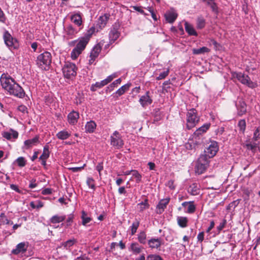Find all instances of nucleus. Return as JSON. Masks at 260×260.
I'll return each instance as SVG.
<instances>
[{
  "label": "nucleus",
  "mask_w": 260,
  "mask_h": 260,
  "mask_svg": "<svg viewBox=\"0 0 260 260\" xmlns=\"http://www.w3.org/2000/svg\"><path fill=\"white\" fill-rule=\"evenodd\" d=\"M205 20L203 17H199L197 20V27L198 29H202L205 26Z\"/></svg>",
  "instance_id": "36"
},
{
  "label": "nucleus",
  "mask_w": 260,
  "mask_h": 260,
  "mask_svg": "<svg viewBox=\"0 0 260 260\" xmlns=\"http://www.w3.org/2000/svg\"><path fill=\"white\" fill-rule=\"evenodd\" d=\"M96 126V123L93 121H90L85 125V132L89 133H93Z\"/></svg>",
  "instance_id": "24"
},
{
  "label": "nucleus",
  "mask_w": 260,
  "mask_h": 260,
  "mask_svg": "<svg viewBox=\"0 0 260 260\" xmlns=\"http://www.w3.org/2000/svg\"><path fill=\"white\" fill-rule=\"evenodd\" d=\"M81 218L82 220V224L86 225L87 223H89L91 220V218L89 217L87 215V213L84 211H82Z\"/></svg>",
  "instance_id": "38"
},
{
  "label": "nucleus",
  "mask_w": 260,
  "mask_h": 260,
  "mask_svg": "<svg viewBox=\"0 0 260 260\" xmlns=\"http://www.w3.org/2000/svg\"><path fill=\"white\" fill-rule=\"evenodd\" d=\"M77 241L75 239H70L62 243V245L64 247V248L68 249L72 246Z\"/></svg>",
  "instance_id": "40"
},
{
  "label": "nucleus",
  "mask_w": 260,
  "mask_h": 260,
  "mask_svg": "<svg viewBox=\"0 0 260 260\" xmlns=\"http://www.w3.org/2000/svg\"><path fill=\"white\" fill-rule=\"evenodd\" d=\"M218 150V146L217 143L215 141H213L206 147L203 154L206 155V156H208V157L210 159L216 155Z\"/></svg>",
  "instance_id": "10"
},
{
  "label": "nucleus",
  "mask_w": 260,
  "mask_h": 260,
  "mask_svg": "<svg viewBox=\"0 0 260 260\" xmlns=\"http://www.w3.org/2000/svg\"><path fill=\"white\" fill-rule=\"evenodd\" d=\"M139 221L136 219V221L134 222L131 226V235H134L137 232V230L139 226Z\"/></svg>",
  "instance_id": "43"
},
{
  "label": "nucleus",
  "mask_w": 260,
  "mask_h": 260,
  "mask_svg": "<svg viewBox=\"0 0 260 260\" xmlns=\"http://www.w3.org/2000/svg\"><path fill=\"white\" fill-rule=\"evenodd\" d=\"M138 206L139 207L140 211H143L144 210L149 208V204L148 203V200L145 199L144 202H142L138 204Z\"/></svg>",
  "instance_id": "42"
},
{
  "label": "nucleus",
  "mask_w": 260,
  "mask_h": 260,
  "mask_svg": "<svg viewBox=\"0 0 260 260\" xmlns=\"http://www.w3.org/2000/svg\"><path fill=\"white\" fill-rule=\"evenodd\" d=\"M1 85L9 94L23 98L25 93L23 89L10 76L3 74L0 78Z\"/></svg>",
  "instance_id": "1"
},
{
  "label": "nucleus",
  "mask_w": 260,
  "mask_h": 260,
  "mask_svg": "<svg viewBox=\"0 0 260 260\" xmlns=\"http://www.w3.org/2000/svg\"><path fill=\"white\" fill-rule=\"evenodd\" d=\"M71 20L78 26H80L82 24V18L79 14H76L71 16Z\"/></svg>",
  "instance_id": "31"
},
{
  "label": "nucleus",
  "mask_w": 260,
  "mask_h": 260,
  "mask_svg": "<svg viewBox=\"0 0 260 260\" xmlns=\"http://www.w3.org/2000/svg\"><path fill=\"white\" fill-rule=\"evenodd\" d=\"M94 31V28L93 27L90 28L88 32L85 34L83 37H81L79 39V42L75 48L82 52V51L85 48Z\"/></svg>",
  "instance_id": "7"
},
{
  "label": "nucleus",
  "mask_w": 260,
  "mask_h": 260,
  "mask_svg": "<svg viewBox=\"0 0 260 260\" xmlns=\"http://www.w3.org/2000/svg\"><path fill=\"white\" fill-rule=\"evenodd\" d=\"M185 29L189 36H198V34L192 25L187 22L185 23Z\"/></svg>",
  "instance_id": "23"
},
{
  "label": "nucleus",
  "mask_w": 260,
  "mask_h": 260,
  "mask_svg": "<svg viewBox=\"0 0 260 260\" xmlns=\"http://www.w3.org/2000/svg\"><path fill=\"white\" fill-rule=\"evenodd\" d=\"M62 73L66 78L72 79L77 74V67L72 62H66L62 69Z\"/></svg>",
  "instance_id": "5"
},
{
  "label": "nucleus",
  "mask_w": 260,
  "mask_h": 260,
  "mask_svg": "<svg viewBox=\"0 0 260 260\" xmlns=\"http://www.w3.org/2000/svg\"><path fill=\"white\" fill-rule=\"evenodd\" d=\"M178 16L177 13L174 10L172 9L171 10L167 12L165 14V17L166 20L170 23L174 22Z\"/></svg>",
  "instance_id": "15"
},
{
  "label": "nucleus",
  "mask_w": 260,
  "mask_h": 260,
  "mask_svg": "<svg viewBox=\"0 0 260 260\" xmlns=\"http://www.w3.org/2000/svg\"><path fill=\"white\" fill-rule=\"evenodd\" d=\"M166 185L171 189H174L175 188V186L174 185V181L173 180H169L167 182Z\"/></svg>",
  "instance_id": "60"
},
{
  "label": "nucleus",
  "mask_w": 260,
  "mask_h": 260,
  "mask_svg": "<svg viewBox=\"0 0 260 260\" xmlns=\"http://www.w3.org/2000/svg\"><path fill=\"white\" fill-rule=\"evenodd\" d=\"M260 127H257L254 131L253 134V138L254 141H257L258 139L260 138Z\"/></svg>",
  "instance_id": "55"
},
{
  "label": "nucleus",
  "mask_w": 260,
  "mask_h": 260,
  "mask_svg": "<svg viewBox=\"0 0 260 260\" xmlns=\"http://www.w3.org/2000/svg\"><path fill=\"white\" fill-rule=\"evenodd\" d=\"M132 8H133L134 10L135 11H137L138 12H139V13H140L141 14H143V15H147V14H146L145 13V12L141 9V7H138V6H132L131 7Z\"/></svg>",
  "instance_id": "57"
},
{
  "label": "nucleus",
  "mask_w": 260,
  "mask_h": 260,
  "mask_svg": "<svg viewBox=\"0 0 260 260\" xmlns=\"http://www.w3.org/2000/svg\"><path fill=\"white\" fill-rule=\"evenodd\" d=\"M66 215H55L50 218V221L51 223L53 224L58 223L64 221L66 219Z\"/></svg>",
  "instance_id": "25"
},
{
  "label": "nucleus",
  "mask_w": 260,
  "mask_h": 260,
  "mask_svg": "<svg viewBox=\"0 0 260 260\" xmlns=\"http://www.w3.org/2000/svg\"><path fill=\"white\" fill-rule=\"evenodd\" d=\"M210 50L207 47H202L200 48H193L192 49V53L195 55L202 54L209 52Z\"/></svg>",
  "instance_id": "30"
},
{
  "label": "nucleus",
  "mask_w": 260,
  "mask_h": 260,
  "mask_svg": "<svg viewBox=\"0 0 260 260\" xmlns=\"http://www.w3.org/2000/svg\"><path fill=\"white\" fill-rule=\"evenodd\" d=\"M133 176L136 179V182L139 183L141 181L142 176L137 170H131Z\"/></svg>",
  "instance_id": "45"
},
{
  "label": "nucleus",
  "mask_w": 260,
  "mask_h": 260,
  "mask_svg": "<svg viewBox=\"0 0 260 260\" xmlns=\"http://www.w3.org/2000/svg\"><path fill=\"white\" fill-rule=\"evenodd\" d=\"M235 77L243 84L246 85L249 88H254L257 86L256 83L252 82L249 77L241 72L235 73Z\"/></svg>",
  "instance_id": "8"
},
{
  "label": "nucleus",
  "mask_w": 260,
  "mask_h": 260,
  "mask_svg": "<svg viewBox=\"0 0 260 260\" xmlns=\"http://www.w3.org/2000/svg\"><path fill=\"white\" fill-rule=\"evenodd\" d=\"M196 206L194 204L193 201H189V203L187 206V210L185 212L189 214L193 213L196 211Z\"/></svg>",
  "instance_id": "39"
},
{
  "label": "nucleus",
  "mask_w": 260,
  "mask_h": 260,
  "mask_svg": "<svg viewBox=\"0 0 260 260\" xmlns=\"http://www.w3.org/2000/svg\"><path fill=\"white\" fill-rule=\"evenodd\" d=\"M131 86V83H127L121 86L120 88H119L116 91L115 93L117 94L118 96H121V95L125 93V92H126L129 89Z\"/></svg>",
  "instance_id": "29"
},
{
  "label": "nucleus",
  "mask_w": 260,
  "mask_h": 260,
  "mask_svg": "<svg viewBox=\"0 0 260 260\" xmlns=\"http://www.w3.org/2000/svg\"><path fill=\"white\" fill-rule=\"evenodd\" d=\"M131 247L133 252L135 254H139L141 252L142 247L139 246L138 243H132Z\"/></svg>",
  "instance_id": "37"
},
{
  "label": "nucleus",
  "mask_w": 260,
  "mask_h": 260,
  "mask_svg": "<svg viewBox=\"0 0 260 260\" xmlns=\"http://www.w3.org/2000/svg\"><path fill=\"white\" fill-rule=\"evenodd\" d=\"M84 166H85V165L81 167L70 168H69V169L70 170L72 171V172H78L79 171H81L83 169V167H84Z\"/></svg>",
  "instance_id": "61"
},
{
  "label": "nucleus",
  "mask_w": 260,
  "mask_h": 260,
  "mask_svg": "<svg viewBox=\"0 0 260 260\" xmlns=\"http://www.w3.org/2000/svg\"><path fill=\"white\" fill-rule=\"evenodd\" d=\"M106 85L107 84L103 80L101 82H97L95 84H92L90 87V90L92 91H95L97 90V88H101Z\"/></svg>",
  "instance_id": "33"
},
{
  "label": "nucleus",
  "mask_w": 260,
  "mask_h": 260,
  "mask_svg": "<svg viewBox=\"0 0 260 260\" xmlns=\"http://www.w3.org/2000/svg\"><path fill=\"white\" fill-rule=\"evenodd\" d=\"M115 77V75H111L107 77V78L104 80L106 82V84H108L110 83L113 79Z\"/></svg>",
  "instance_id": "64"
},
{
  "label": "nucleus",
  "mask_w": 260,
  "mask_h": 260,
  "mask_svg": "<svg viewBox=\"0 0 260 260\" xmlns=\"http://www.w3.org/2000/svg\"><path fill=\"white\" fill-rule=\"evenodd\" d=\"M187 191L191 195L196 196L199 194L200 188L197 183H194L189 186Z\"/></svg>",
  "instance_id": "21"
},
{
  "label": "nucleus",
  "mask_w": 260,
  "mask_h": 260,
  "mask_svg": "<svg viewBox=\"0 0 260 260\" xmlns=\"http://www.w3.org/2000/svg\"><path fill=\"white\" fill-rule=\"evenodd\" d=\"M52 61V56L50 52L45 51L40 54L37 58V64L42 70H47L49 68Z\"/></svg>",
  "instance_id": "2"
},
{
  "label": "nucleus",
  "mask_w": 260,
  "mask_h": 260,
  "mask_svg": "<svg viewBox=\"0 0 260 260\" xmlns=\"http://www.w3.org/2000/svg\"><path fill=\"white\" fill-rule=\"evenodd\" d=\"M226 224V220L225 219H223L221 222L219 224V225L217 227V229L218 230V232L219 233L225 226Z\"/></svg>",
  "instance_id": "56"
},
{
  "label": "nucleus",
  "mask_w": 260,
  "mask_h": 260,
  "mask_svg": "<svg viewBox=\"0 0 260 260\" xmlns=\"http://www.w3.org/2000/svg\"><path fill=\"white\" fill-rule=\"evenodd\" d=\"M170 200V199L168 198L162 199L159 202L157 206V208L158 209L157 211V213L161 214L164 211L167 205L169 204Z\"/></svg>",
  "instance_id": "18"
},
{
  "label": "nucleus",
  "mask_w": 260,
  "mask_h": 260,
  "mask_svg": "<svg viewBox=\"0 0 260 260\" xmlns=\"http://www.w3.org/2000/svg\"><path fill=\"white\" fill-rule=\"evenodd\" d=\"M68 118L69 123L74 125L77 122L79 118V114L77 112L73 111L68 114Z\"/></svg>",
  "instance_id": "19"
},
{
  "label": "nucleus",
  "mask_w": 260,
  "mask_h": 260,
  "mask_svg": "<svg viewBox=\"0 0 260 260\" xmlns=\"http://www.w3.org/2000/svg\"><path fill=\"white\" fill-rule=\"evenodd\" d=\"M110 15L108 14H105L103 16L100 17L98 20V24L101 28L104 27L109 19Z\"/></svg>",
  "instance_id": "22"
},
{
  "label": "nucleus",
  "mask_w": 260,
  "mask_h": 260,
  "mask_svg": "<svg viewBox=\"0 0 260 260\" xmlns=\"http://www.w3.org/2000/svg\"><path fill=\"white\" fill-rule=\"evenodd\" d=\"M178 224L181 228H185L187 226L188 218L186 217L178 216L177 218Z\"/></svg>",
  "instance_id": "28"
},
{
  "label": "nucleus",
  "mask_w": 260,
  "mask_h": 260,
  "mask_svg": "<svg viewBox=\"0 0 260 260\" xmlns=\"http://www.w3.org/2000/svg\"><path fill=\"white\" fill-rule=\"evenodd\" d=\"M154 116L153 123L160 121L162 119L161 113L159 109H155L153 112Z\"/></svg>",
  "instance_id": "34"
},
{
  "label": "nucleus",
  "mask_w": 260,
  "mask_h": 260,
  "mask_svg": "<svg viewBox=\"0 0 260 260\" xmlns=\"http://www.w3.org/2000/svg\"><path fill=\"white\" fill-rule=\"evenodd\" d=\"M235 105L237 109V114L239 116L246 114L247 112V105L243 99H240L236 103Z\"/></svg>",
  "instance_id": "12"
},
{
  "label": "nucleus",
  "mask_w": 260,
  "mask_h": 260,
  "mask_svg": "<svg viewBox=\"0 0 260 260\" xmlns=\"http://www.w3.org/2000/svg\"><path fill=\"white\" fill-rule=\"evenodd\" d=\"M67 32L68 35L72 36L77 32L72 25H69L67 27Z\"/></svg>",
  "instance_id": "52"
},
{
  "label": "nucleus",
  "mask_w": 260,
  "mask_h": 260,
  "mask_svg": "<svg viewBox=\"0 0 260 260\" xmlns=\"http://www.w3.org/2000/svg\"><path fill=\"white\" fill-rule=\"evenodd\" d=\"M3 136L7 140H10L12 138L16 139L18 138V133L17 132L12 130V133L6 132L3 134Z\"/></svg>",
  "instance_id": "26"
},
{
  "label": "nucleus",
  "mask_w": 260,
  "mask_h": 260,
  "mask_svg": "<svg viewBox=\"0 0 260 260\" xmlns=\"http://www.w3.org/2000/svg\"><path fill=\"white\" fill-rule=\"evenodd\" d=\"M149 94V91H147L145 95L142 96L139 100V102L143 107L150 105L152 103V100Z\"/></svg>",
  "instance_id": "14"
},
{
  "label": "nucleus",
  "mask_w": 260,
  "mask_h": 260,
  "mask_svg": "<svg viewBox=\"0 0 260 260\" xmlns=\"http://www.w3.org/2000/svg\"><path fill=\"white\" fill-rule=\"evenodd\" d=\"M27 246L24 242H21L17 245L16 248L12 251L14 254H18L20 253H24L27 250Z\"/></svg>",
  "instance_id": "17"
},
{
  "label": "nucleus",
  "mask_w": 260,
  "mask_h": 260,
  "mask_svg": "<svg viewBox=\"0 0 260 260\" xmlns=\"http://www.w3.org/2000/svg\"><path fill=\"white\" fill-rule=\"evenodd\" d=\"M198 241L202 243L204 239V233L202 232L199 233L197 236Z\"/></svg>",
  "instance_id": "58"
},
{
  "label": "nucleus",
  "mask_w": 260,
  "mask_h": 260,
  "mask_svg": "<svg viewBox=\"0 0 260 260\" xmlns=\"http://www.w3.org/2000/svg\"><path fill=\"white\" fill-rule=\"evenodd\" d=\"M86 183L89 187L95 190L94 180L92 177H88L86 180Z\"/></svg>",
  "instance_id": "46"
},
{
  "label": "nucleus",
  "mask_w": 260,
  "mask_h": 260,
  "mask_svg": "<svg viewBox=\"0 0 260 260\" xmlns=\"http://www.w3.org/2000/svg\"><path fill=\"white\" fill-rule=\"evenodd\" d=\"M111 145L116 149H119L122 147L123 142L122 140L120 134L117 131H115L110 137Z\"/></svg>",
  "instance_id": "11"
},
{
  "label": "nucleus",
  "mask_w": 260,
  "mask_h": 260,
  "mask_svg": "<svg viewBox=\"0 0 260 260\" xmlns=\"http://www.w3.org/2000/svg\"><path fill=\"white\" fill-rule=\"evenodd\" d=\"M238 126L239 127L240 130L244 132L246 128L245 120L244 119L239 120L238 122Z\"/></svg>",
  "instance_id": "50"
},
{
  "label": "nucleus",
  "mask_w": 260,
  "mask_h": 260,
  "mask_svg": "<svg viewBox=\"0 0 260 260\" xmlns=\"http://www.w3.org/2000/svg\"><path fill=\"white\" fill-rule=\"evenodd\" d=\"M245 146L247 149L250 150L253 152L255 151L257 147L256 144L255 143H254L253 144H251L250 143H247L245 144Z\"/></svg>",
  "instance_id": "54"
},
{
  "label": "nucleus",
  "mask_w": 260,
  "mask_h": 260,
  "mask_svg": "<svg viewBox=\"0 0 260 260\" xmlns=\"http://www.w3.org/2000/svg\"><path fill=\"white\" fill-rule=\"evenodd\" d=\"M101 51V47L99 44L96 45L90 52V56L93 58H96Z\"/></svg>",
  "instance_id": "27"
},
{
  "label": "nucleus",
  "mask_w": 260,
  "mask_h": 260,
  "mask_svg": "<svg viewBox=\"0 0 260 260\" xmlns=\"http://www.w3.org/2000/svg\"><path fill=\"white\" fill-rule=\"evenodd\" d=\"M71 134L66 131H61L56 134L58 139L62 140H66L69 138Z\"/></svg>",
  "instance_id": "32"
},
{
  "label": "nucleus",
  "mask_w": 260,
  "mask_h": 260,
  "mask_svg": "<svg viewBox=\"0 0 260 260\" xmlns=\"http://www.w3.org/2000/svg\"><path fill=\"white\" fill-rule=\"evenodd\" d=\"M211 126L210 123H206L202 126L198 128L192 135V139L194 140L196 144H200L201 142V137L202 135L206 133Z\"/></svg>",
  "instance_id": "9"
},
{
  "label": "nucleus",
  "mask_w": 260,
  "mask_h": 260,
  "mask_svg": "<svg viewBox=\"0 0 260 260\" xmlns=\"http://www.w3.org/2000/svg\"><path fill=\"white\" fill-rule=\"evenodd\" d=\"M17 165L20 167H24L26 165V160L23 157H19L16 160Z\"/></svg>",
  "instance_id": "48"
},
{
  "label": "nucleus",
  "mask_w": 260,
  "mask_h": 260,
  "mask_svg": "<svg viewBox=\"0 0 260 260\" xmlns=\"http://www.w3.org/2000/svg\"><path fill=\"white\" fill-rule=\"evenodd\" d=\"M74 215L70 214L67 219V226L71 225V223L73 222Z\"/></svg>",
  "instance_id": "59"
},
{
  "label": "nucleus",
  "mask_w": 260,
  "mask_h": 260,
  "mask_svg": "<svg viewBox=\"0 0 260 260\" xmlns=\"http://www.w3.org/2000/svg\"><path fill=\"white\" fill-rule=\"evenodd\" d=\"M82 53L81 51L75 48L71 52V57L73 59H75Z\"/></svg>",
  "instance_id": "47"
},
{
  "label": "nucleus",
  "mask_w": 260,
  "mask_h": 260,
  "mask_svg": "<svg viewBox=\"0 0 260 260\" xmlns=\"http://www.w3.org/2000/svg\"><path fill=\"white\" fill-rule=\"evenodd\" d=\"M138 241L142 244L146 243V234L144 231L141 232L138 235Z\"/></svg>",
  "instance_id": "44"
},
{
  "label": "nucleus",
  "mask_w": 260,
  "mask_h": 260,
  "mask_svg": "<svg viewBox=\"0 0 260 260\" xmlns=\"http://www.w3.org/2000/svg\"><path fill=\"white\" fill-rule=\"evenodd\" d=\"M210 159L206 155L201 154L198 158L196 166V173L199 175L204 173L209 167Z\"/></svg>",
  "instance_id": "4"
},
{
  "label": "nucleus",
  "mask_w": 260,
  "mask_h": 260,
  "mask_svg": "<svg viewBox=\"0 0 260 260\" xmlns=\"http://www.w3.org/2000/svg\"><path fill=\"white\" fill-rule=\"evenodd\" d=\"M149 247L151 248H158L162 244L161 240L160 238H151L148 241Z\"/></svg>",
  "instance_id": "20"
},
{
  "label": "nucleus",
  "mask_w": 260,
  "mask_h": 260,
  "mask_svg": "<svg viewBox=\"0 0 260 260\" xmlns=\"http://www.w3.org/2000/svg\"><path fill=\"white\" fill-rule=\"evenodd\" d=\"M147 260H163V259L158 255L150 254L147 257Z\"/></svg>",
  "instance_id": "51"
},
{
  "label": "nucleus",
  "mask_w": 260,
  "mask_h": 260,
  "mask_svg": "<svg viewBox=\"0 0 260 260\" xmlns=\"http://www.w3.org/2000/svg\"><path fill=\"white\" fill-rule=\"evenodd\" d=\"M214 225H215V223H214V220H211L210 222V225L207 228V229L206 230V232L207 233H209L211 231V230L214 227Z\"/></svg>",
  "instance_id": "62"
},
{
  "label": "nucleus",
  "mask_w": 260,
  "mask_h": 260,
  "mask_svg": "<svg viewBox=\"0 0 260 260\" xmlns=\"http://www.w3.org/2000/svg\"><path fill=\"white\" fill-rule=\"evenodd\" d=\"M120 32L117 28L113 27L111 28L109 34V43L110 44L113 43L119 37Z\"/></svg>",
  "instance_id": "16"
},
{
  "label": "nucleus",
  "mask_w": 260,
  "mask_h": 260,
  "mask_svg": "<svg viewBox=\"0 0 260 260\" xmlns=\"http://www.w3.org/2000/svg\"><path fill=\"white\" fill-rule=\"evenodd\" d=\"M39 143V136H36L33 139L25 140L24 142V146L22 147L23 149H28L34 145H36Z\"/></svg>",
  "instance_id": "13"
},
{
  "label": "nucleus",
  "mask_w": 260,
  "mask_h": 260,
  "mask_svg": "<svg viewBox=\"0 0 260 260\" xmlns=\"http://www.w3.org/2000/svg\"><path fill=\"white\" fill-rule=\"evenodd\" d=\"M169 73V69H167L166 71L159 74V76L156 77V80H159L165 79Z\"/></svg>",
  "instance_id": "49"
},
{
  "label": "nucleus",
  "mask_w": 260,
  "mask_h": 260,
  "mask_svg": "<svg viewBox=\"0 0 260 260\" xmlns=\"http://www.w3.org/2000/svg\"><path fill=\"white\" fill-rule=\"evenodd\" d=\"M200 117L198 116L197 110L192 108L186 114V128L190 129L194 127L199 122Z\"/></svg>",
  "instance_id": "3"
},
{
  "label": "nucleus",
  "mask_w": 260,
  "mask_h": 260,
  "mask_svg": "<svg viewBox=\"0 0 260 260\" xmlns=\"http://www.w3.org/2000/svg\"><path fill=\"white\" fill-rule=\"evenodd\" d=\"M5 44L10 50L17 49L19 47L17 40L14 38L8 30H5L3 35Z\"/></svg>",
  "instance_id": "6"
},
{
  "label": "nucleus",
  "mask_w": 260,
  "mask_h": 260,
  "mask_svg": "<svg viewBox=\"0 0 260 260\" xmlns=\"http://www.w3.org/2000/svg\"><path fill=\"white\" fill-rule=\"evenodd\" d=\"M121 82V79L119 78L115 81H114L112 83H111L108 87H107L108 89L111 88V90H113V89L116 87L118 84H120Z\"/></svg>",
  "instance_id": "53"
},
{
  "label": "nucleus",
  "mask_w": 260,
  "mask_h": 260,
  "mask_svg": "<svg viewBox=\"0 0 260 260\" xmlns=\"http://www.w3.org/2000/svg\"><path fill=\"white\" fill-rule=\"evenodd\" d=\"M50 155V152L49 151L48 146L46 145L43 149V152L42 155L40 156L39 159H47Z\"/></svg>",
  "instance_id": "35"
},
{
  "label": "nucleus",
  "mask_w": 260,
  "mask_h": 260,
  "mask_svg": "<svg viewBox=\"0 0 260 260\" xmlns=\"http://www.w3.org/2000/svg\"><path fill=\"white\" fill-rule=\"evenodd\" d=\"M30 206L33 209H40L43 207L44 204L40 201H37L36 202H31Z\"/></svg>",
  "instance_id": "41"
},
{
  "label": "nucleus",
  "mask_w": 260,
  "mask_h": 260,
  "mask_svg": "<svg viewBox=\"0 0 260 260\" xmlns=\"http://www.w3.org/2000/svg\"><path fill=\"white\" fill-rule=\"evenodd\" d=\"M6 21V17L5 16V14L0 8V22H2L3 23H4Z\"/></svg>",
  "instance_id": "63"
}]
</instances>
